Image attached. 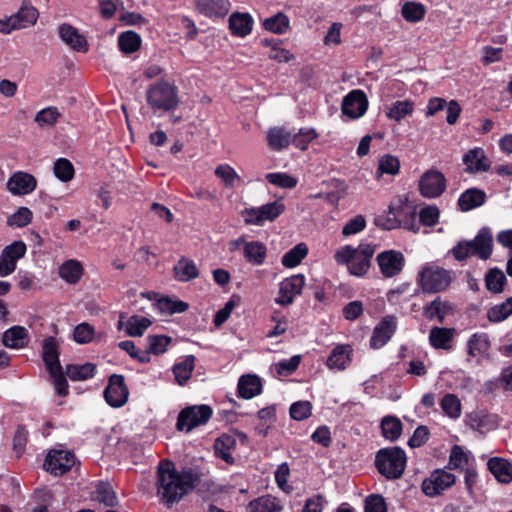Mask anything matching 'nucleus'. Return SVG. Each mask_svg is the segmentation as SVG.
<instances>
[{
	"label": "nucleus",
	"mask_w": 512,
	"mask_h": 512,
	"mask_svg": "<svg viewBox=\"0 0 512 512\" xmlns=\"http://www.w3.org/2000/svg\"><path fill=\"white\" fill-rule=\"evenodd\" d=\"M197 480L191 470L179 472L171 461H162L157 469V496L161 503L171 507L195 488Z\"/></svg>",
	"instance_id": "nucleus-1"
},
{
	"label": "nucleus",
	"mask_w": 512,
	"mask_h": 512,
	"mask_svg": "<svg viewBox=\"0 0 512 512\" xmlns=\"http://www.w3.org/2000/svg\"><path fill=\"white\" fill-rule=\"evenodd\" d=\"M493 252V235L488 227L481 228L474 239L459 241L450 251L457 261H465L471 256L487 260Z\"/></svg>",
	"instance_id": "nucleus-2"
},
{
	"label": "nucleus",
	"mask_w": 512,
	"mask_h": 512,
	"mask_svg": "<svg viewBox=\"0 0 512 512\" xmlns=\"http://www.w3.org/2000/svg\"><path fill=\"white\" fill-rule=\"evenodd\" d=\"M375 466L387 479H398L406 466V454L400 447L381 449L376 454Z\"/></svg>",
	"instance_id": "nucleus-3"
},
{
	"label": "nucleus",
	"mask_w": 512,
	"mask_h": 512,
	"mask_svg": "<svg viewBox=\"0 0 512 512\" xmlns=\"http://www.w3.org/2000/svg\"><path fill=\"white\" fill-rule=\"evenodd\" d=\"M148 104L155 109L169 111L178 105L176 87L165 81L151 85L146 93Z\"/></svg>",
	"instance_id": "nucleus-4"
},
{
	"label": "nucleus",
	"mask_w": 512,
	"mask_h": 512,
	"mask_svg": "<svg viewBox=\"0 0 512 512\" xmlns=\"http://www.w3.org/2000/svg\"><path fill=\"white\" fill-rule=\"evenodd\" d=\"M419 284L424 292L445 291L452 281L450 271L438 266H426L419 273Z\"/></svg>",
	"instance_id": "nucleus-5"
},
{
	"label": "nucleus",
	"mask_w": 512,
	"mask_h": 512,
	"mask_svg": "<svg viewBox=\"0 0 512 512\" xmlns=\"http://www.w3.org/2000/svg\"><path fill=\"white\" fill-rule=\"evenodd\" d=\"M211 416L212 409L208 405L186 407L179 413L176 427L179 431L190 432L195 427L206 424Z\"/></svg>",
	"instance_id": "nucleus-6"
},
{
	"label": "nucleus",
	"mask_w": 512,
	"mask_h": 512,
	"mask_svg": "<svg viewBox=\"0 0 512 512\" xmlns=\"http://www.w3.org/2000/svg\"><path fill=\"white\" fill-rule=\"evenodd\" d=\"M446 189L444 174L436 169L426 171L420 178L419 191L425 198H437Z\"/></svg>",
	"instance_id": "nucleus-7"
},
{
	"label": "nucleus",
	"mask_w": 512,
	"mask_h": 512,
	"mask_svg": "<svg viewBox=\"0 0 512 512\" xmlns=\"http://www.w3.org/2000/svg\"><path fill=\"white\" fill-rule=\"evenodd\" d=\"M75 464V456L70 451L51 450L44 461L43 467L54 476H61Z\"/></svg>",
	"instance_id": "nucleus-8"
},
{
	"label": "nucleus",
	"mask_w": 512,
	"mask_h": 512,
	"mask_svg": "<svg viewBox=\"0 0 512 512\" xmlns=\"http://www.w3.org/2000/svg\"><path fill=\"white\" fill-rule=\"evenodd\" d=\"M128 388L125 385L124 376L112 374L109 377L108 385L104 390L106 402L115 408L122 407L128 400Z\"/></svg>",
	"instance_id": "nucleus-9"
},
{
	"label": "nucleus",
	"mask_w": 512,
	"mask_h": 512,
	"mask_svg": "<svg viewBox=\"0 0 512 512\" xmlns=\"http://www.w3.org/2000/svg\"><path fill=\"white\" fill-rule=\"evenodd\" d=\"M26 245L23 241H15L6 246L0 255V277L12 274L19 259L24 257Z\"/></svg>",
	"instance_id": "nucleus-10"
},
{
	"label": "nucleus",
	"mask_w": 512,
	"mask_h": 512,
	"mask_svg": "<svg viewBox=\"0 0 512 512\" xmlns=\"http://www.w3.org/2000/svg\"><path fill=\"white\" fill-rule=\"evenodd\" d=\"M376 261L381 273L387 278L400 274L405 264L404 255L396 250H386L379 253Z\"/></svg>",
	"instance_id": "nucleus-11"
},
{
	"label": "nucleus",
	"mask_w": 512,
	"mask_h": 512,
	"mask_svg": "<svg viewBox=\"0 0 512 512\" xmlns=\"http://www.w3.org/2000/svg\"><path fill=\"white\" fill-rule=\"evenodd\" d=\"M368 108L366 94L359 89L349 92L342 101L341 110L344 115L351 119H357L364 115Z\"/></svg>",
	"instance_id": "nucleus-12"
},
{
	"label": "nucleus",
	"mask_w": 512,
	"mask_h": 512,
	"mask_svg": "<svg viewBox=\"0 0 512 512\" xmlns=\"http://www.w3.org/2000/svg\"><path fill=\"white\" fill-rule=\"evenodd\" d=\"M305 284V278L302 274L293 275L284 279L280 283L276 303L282 306L292 304L294 297L302 292Z\"/></svg>",
	"instance_id": "nucleus-13"
},
{
	"label": "nucleus",
	"mask_w": 512,
	"mask_h": 512,
	"mask_svg": "<svg viewBox=\"0 0 512 512\" xmlns=\"http://www.w3.org/2000/svg\"><path fill=\"white\" fill-rule=\"evenodd\" d=\"M455 479V476L449 472L436 470L431 474L430 478L423 481L422 490L425 495L434 497L452 486L455 483Z\"/></svg>",
	"instance_id": "nucleus-14"
},
{
	"label": "nucleus",
	"mask_w": 512,
	"mask_h": 512,
	"mask_svg": "<svg viewBox=\"0 0 512 512\" xmlns=\"http://www.w3.org/2000/svg\"><path fill=\"white\" fill-rule=\"evenodd\" d=\"M36 187V178L32 174L24 171L13 173L6 183L7 190L15 196L30 194Z\"/></svg>",
	"instance_id": "nucleus-15"
},
{
	"label": "nucleus",
	"mask_w": 512,
	"mask_h": 512,
	"mask_svg": "<svg viewBox=\"0 0 512 512\" xmlns=\"http://www.w3.org/2000/svg\"><path fill=\"white\" fill-rule=\"evenodd\" d=\"M376 245L360 244L357 248L351 264L348 266L352 275L363 276L371 265V258L375 253Z\"/></svg>",
	"instance_id": "nucleus-16"
},
{
	"label": "nucleus",
	"mask_w": 512,
	"mask_h": 512,
	"mask_svg": "<svg viewBox=\"0 0 512 512\" xmlns=\"http://www.w3.org/2000/svg\"><path fill=\"white\" fill-rule=\"evenodd\" d=\"M284 209V204L279 201H274L262 205L258 209L247 210L249 218L246 219V222L249 224L261 225L266 220L273 221L283 213Z\"/></svg>",
	"instance_id": "nucleus-17"
},
{
	"label": "nucleus",
	"mask_w": 512,
	"mask_h": 512,
	"mask_svg": "<svg viewBox=\"0 0 512 512\" xmlns=\"http://www.w3.org/2000/svg\"><path fill=\"white\" fill-rule=\"evenodd\" d=\"M396 330V321L393 316L385 317L374 329L370 340L371 347L384 346Z\"/></svg>",
	"instance_id": "nucleus-18"
},
{
	"label": "nucleus",
	"mask_w": 512,
	"mask_h": 512,
	"mask_svg": "<svg viewBox=\"0 0 512 512\" xmlns=\"http://www.w3.org/2000/svg\"><path fill=\"white\" fill-rule=\"evenodd\" d=\"M199 13L207 17H225L231 7L229 0H194Z\"/></svg>",
	"instance_id": "nucleus-19"
},
{
	"label": "nucleus",
	"mask_w": 512,
	"mask_h": 512,
	"mask_svg": "<svg viewBox=\"0 0 512 512\" xmlns=\"http://www.w3.org/2000/svg\"><path fill=\"white\" fill-rule=\"evenodd\" d=\"M60 38L72 49L78 52H86L88 43L85 37L79 34L78 30L70 24L64 23L59 27Z\"/></svg>",
	"instance_id": "nucleus-20"
},
{
	"label": "nucleus",
	"mask_w": 512,
	"mask_h": 512,
	"mask_svg": "<svg viewBox=\"0 0 512 512\" xmlns=\"http://www.w3.org/2000/svg\"><path fill=\"white\" fill-rule=\"evenodd\" d=\"M463 162L467 166L466 171L469 173L485 172L490 167V162L482 148L469 150L464 155Z\"/></svg>",
	"instance_id": "nucleus-21"
},
{
	"label": "nucleus",
	"mask_w": 512,
	"mask_h": 512,
	"mask_svg": "<svg viewBox=\"0 0 512 512\" xmlns=\"http://www.w3.org/2000/svg\"><path fill=\"white\" fill-rule=\"evenodd\" d=\"M452 310L453 307L450 302L438 296L432 302L424 306L423 315L429 320L437 319L439 323H443L445 317L449 315Z\"/></svg>",
	"instance_id": "nucleus-22"
},
{
	"label": "nucleus",
	"mask_w": 512,
	"mask_h": 512,
	"mask_svg": "<svg viewBox=\"0 0 512 512\" xmlns=\"http://www.w3.org/2000/svg\"><path fill=\"white\" fill-rule=\"evenodd\" d=\"M238 394L244 399H251L262 392L260 378L254 374L243 375L237 385Z\"/></svg>",
	"instance_id": "nucleus-23"
},
{
	"label": "nucleus",
	"mask_w": 512,
	"mask_h": 512,
	"mask_svg": "<svg viewBox=\"0 0 512 512\" xmlns=\"http://www.w3.org/2000/svg\"><path fill=\"white\" fill-rule=\"evenodd\" d=\"M43 360L49 373L61 369L57 341L54 337H48L43 342Z\"/></svg>",
	"instance_id": "nucleus-24"
},
{
	"label": "nucleus",
	"mask_w": 512,
	"mask_h": 512,
	"mask_svg": "<svg viewBox=\"0 0 512 512\" xmlns=\"http://www.w3.org/2000/svg\"><path fill=\"white\" fill-rule=\"evenodd\" d=\"M39 13L36 8L25 2L22 4L20 9L13 15H11L14 27L17 30L24 29L34 25L38 19Z\"/></svg>",
	"instance_id": "nucleus-25"
},
{
	"label": "nucleus",
	"mask_w": 512,
	"mask_h": 512,
	"mask_svg": "<svg viewBox=\"0 0 512 512\" xmlns=\"http://www.w3.org/2000/svg\"><path fill=\"white\" fill-rule=\"evenodd\" d=\"M489 471L504 484L512 481V464L503 458L493 457L487 463Z\"/></svg>",
	"instance_id": "nucleus-26"
},
{
	"label": "nucleus",
	"mask_w": 512,
	"mask_h": 512,
	"mask_svg": "<svg viewBox=\"0 0 512 512\" xmlns=\"http://www.w3.org/2000/svg\"><path fill=\"white\" fill-rule=\"evenodd\" d=\"M485 200L486 194L483 190L470 188L460 195L458 199V206L462 211H469L483 205Z\"/></svg>",
	"instance_id": "nucleus-27"
},
{
	"label": "nucleus",
	"mask_w": 512,
	"mask_h": 512,
	"mask_svg": "<svg viewBox=\"0 0 512 512\" xmlns=\"http://www.w3.org/2000/svg\"><path fill=\"white\" fill-rule=\"evenodd\" d=\"M253 26L252 17L248 13H233L229 18V28L233 35L244 37L248 35Z\"/></svg>",
	"instance_id": "nucleus-28"
},
{
	"label": "nucleus",
	"mask_w": 512,
	"mask_h": 512,
	"mask_svg": "<svg viewBox=\"0 0 512 512\" xmlns=\"http://www.w3.org/2000/svg\"><path fill=\"white\" fill-rule=\"evenodd\" d=\"M350 352L349 346H336L327 359L326 364L328 368L331 370H344L351 361Z\"/></svg>",
	"instance_id": "nucleus-29"
},
{
	"label": "nucleus",
	"mask_w": 512,
	"mask_h": 512,
	"mask_svg": "<svg viewBox=\"0 0 512 512\" xmlns=\"http://www.w3.org/2000/svg\"><path fill=\"white\" fill-rule=\"evenodd\" d=\"M236 446V440L233 436L223 434L215 440L214 451L215 455L228 464L234 463V458L230 451Z\"/></svg>",
	"instance_id": "nucleus-30"
},
{
	"label": "nucleus",
	"mask_w": 512,
	"mask_h": 512,
	"mask_svg": "<svg viewBox=\"0 0 512 512\" xmlns=\"http://www.w3.org/2000/svg\"><path fill=\"white\" fill-rule=\"evenodd\" d=\"M243 253L247 262L259 266L265 261L267 248L262 242L251 241L245 243Z\"/></svg>",
	"instance_id": "nucleus-31"
},
{
	"label": "nucleus",
	"mask_w": 512,
	"mask_h": 512,
	"mask_svg": "<svg viewBox=\"0 0 512 512\" xmlns=\"http://www.w3.org/2000/svg\"><path fill=\"white\" fill-rule=\"evenodd\" d=\"M195 368V356L188 355L184 360L173 366V374L176 382L183 386L191 378Z\"/></svg>",
	"instance_id": "nucleus-32"
},
{
	"label": "nucleus",
	"mask_w": 512,
	"mask_h": 512,
	"mask_svg": "<svg viewBox=\"0 0 512 512\" xmlns=\"http://www.w3.org/2000/svg\"><path fill=\"white\" fill-rule=\"evenodd\" d=\"M454 332L453 328L433 327L429 333L431 345L437 349H449Z\"/></svg>",
	"instance_id": "nucleus-33"
},
{
	"label": "nucleus",
	"mask_w": 512,
	"mask_h": 512,
	"mask_svg": "<svg viewBox=\"0 0 512 512\" xmlns=\"http://www.w3.org/2000/svg\"><path fill=\"white\" fill-rule=\"evenodd\" d=\"M291 133L281 127H274L268 131V145L272 150H282L291 143Z\"/></svg>",
	"instance_id": "nucleus-34"
},
{
	"label": "nucleus",
	"mask_w": 512,
	"mask_h": 512,
	"mask_svg": "<svg viewBox=\"0 0 512 512\" xmlns=\"http://www.w3.org/2000/svg\"><path fill=\"white\" fill-rule=\"evenodd\" d=\"M83 275V267L77 260H68L59 267V276L69 284H76Z\"/></svg>",
	"instance_id": "nucleus-35"
},
{
	"label": "nucleus",
	"mask_w": 512,
	"mask_h": 512,
	"mask_svg": "<svg viewBox=\"0 0 512 512\" xmlns=\"http://www.w3.org/2000/svg\"><path fill=\"white\" fill-rule=\"evenodd\" d=\"M176 278L182 282H188L199 275L198 268L194 261L182 257L174 266Z\"/></svg>",
	"instance_id": "nucleus-36"
},
{
	"label": "nucleus",
	"mask_w": 512,
	"mask_h": 512,
	"mask_svg": "<svg viewBox=\"0 0 512 512\" xmlns=\"http://www.w3.org/2000/svg\"><path fill=\"white\" fill-rule=\"evenodd\" d=\"M27 338V330L22 326H13L3 334V344L9 348H21Z\"/></svg>",
	"instance_id": "nucleus-37"
},
{
	"label": "nucleus",
	"mask_w": 512,
	"mask_h": 512,
	"mask_svg": "<svg viewBox=\"0 0 512 512\" xmlns=\"http://www.w3.org/2000/svg\"><path fill=\"white\" fill-rule=\"evenodd\" d=\"M96 366L92 363L82 365L70 364L66 366V375L72 381H83L92 378L95 374Z\"/></svg>",
	"instance_id": "nucleus-38"
},
{
	"label": "nucleus",
	"mask_w": 512,
	"mask_h": 512,
	"mask_svg": "<svg viewBox=\"0 0 512 512\" xmlns=\"http://www.w3.org/2000/svg\"><path fill=\"white\" fill-rule=\"evenodd\" d=\"M307 254L308 247L306 244L299 243L283 255L281 263L287 268L296 267L307 256Z\"/></svg>",
	"instance_id": "nucleus-39"
},
{
	"label": "nucleus",
	"mask_w": 512,
	"mask_h": 512,
	"mask_svg": "<svg viewBox=\"0 0 512 512\" xmlns=\"http://www.w3.org/2000/svg\"><path fill=\"white\" fill-rule=\"evenodd\" d=\"M512 315V297H508L504 302L492 306L487 311V318L492 323H499Z\"/></svg>",
	"instance_id": "nucleus-40"
},
{
	"label": "nucleus",
	"mask_w": 512,
	"mask_h": 512,
	"mask_svg": "<svg viewBox=\"0 0 512 512\" xmlns=\"http://www.w3.org/2000/svg\"><path fill=\"white\" fill-rule=\"evenodd\" d=\"M151 324L149 318L133 315L126 321V334L130 337H141Z\"/></svg>",
	"instance_id": "nucleus-41"
},
{
	"label": "nucleus",
	"mask_w": 512,
	"mask_h": 512,
	"mask_svg": "<svg viewBox=\"0 0 512 512\" xmlns=\"http://www.w3.org/2000/svg\"><path fill=\"white\" fill-rule=\"evenodd\" d=\"M118 46L123 53H134L141 46V38L134 31L123 32L118 37Z\"/></svg>",
	"instance_id": "nucleus-42"
},
{
	"label": "nucleus",
	"mask_w": 512,
	"mask_h": 512,
	"mask_svg": "<svg viewBox=\"0 0 512 512\" xmlns=\"http://www.w3.org/2000/svg\"><path fill=\"white\" fill-rule=\"evenodd\" d=\"M381 429L383 436L390 440H397L402 432L401 421L394 416H386L381 421Z\"/></svg>",
	"instance_id": "nucleus-43"
},
{
	"label": "nucleus",
	"mask_w": 512,
	"mask_h": 512,
	"mask_svg": "<svg viewBox=\"0 0 512 512\" xmlns=\"http://www.w3.org/2000/svg\"><path fill=\"white\" fill-rule=\"evenodd\" d=\"M413 110L414 103L411 100H399L392 103L386 115L389 119L399 122L406 116L411 115Z\"/></svg>",
	"instance_id": "nucleus-44"
},
{
	"label": "nucleus",
	"mask_w": 512,
	"mask_h": 512,
	"mask_svg": "<svg viewBox=\"0 0 512 512\" xmlns=\"http://www.w3.org/2000/svg\"><path fill=\"white\" fill-rule=\"evenodd\" d=\"M506 277L498 268H492L485 277L486 288L493 293H501L506 285Z\"/></svg>",
	"instance_id": "nucleus-45"
},
{
	"label": "nucleus",
	"mask_w": 512,
	"mask_h": 512,
	"mask_svg": "<svg viewBox=\"0 0 512 512\" xmlns=\"http://www.w3.org/2000/svg\"><path fill=\"white\" fill-rule=\"evenodd\" d=\"M466 424L471 429L479 431L483 428H492L494 426V422L492 421V417L483 411H474L467 415Z\"/></svg>",
	"instance_id": "nucleus-46"
},
{
	"label": "nucleus",
	"mask_w": 512,
	"mask_h": 512,
	"mask_svg": "<svg viewBox=\"0 0 512 512\" xmlns=\"http://www.w3.org/2000/svg\"><path fill=\"white\" fill-rule=\"evenodd\" d=\"M263 26L267 31L281 35L289 28V19L283 13H277L276 15L265 19Z\"/></svg>",
	"instance_id": "nucleus-47"
},
{
	"label": "nucleus",
	"mask_w": 512,
	"mask_h": 512,
	"mask_svg": "<svg viewBox=\"0 0 512 512\" xmlns=\"http://www.w3.org/2000/svg\"><path fill=\"white\" fill-rule=\"evenodd\" d=\"M156 305L160 312L168 315L183 313L189 308L188 303L181 300H172L167 297L159 299Z\"/></svg>",
	"instance_id": "nucleus-48"
},
{
	"label": "nucleus",
	"mask_w": 512,
	"mask_h": 512,
	"mask_svg": "<svg viewBox=\"0 0 512 512\" xmlns=\"http://www.w3.org/2000/svg\"><path fill=\"white\" fill-rule=\"evenodd\" d=\"M215 175L221 179L225 187L233 188L237 182H240V176L228 164H220L215 169Z\"/></svg>",
	"instance_id": "nucleus-49"
},
{
	"label": "nucleus",
	"mask_w": 512,
	"mask_h": 512,
	"mask_svg": "<svg viewBox=\"0 0 512 512\" xmlns=\"http://www.w3.org/2000/svg\"><path fill=\"white\" fill-rule=\"evenodd\" d=\"M490 347V341L486 334H473L468 341V354L473 357L476 354L486 352Z\"/></svg>",
	"instance_id": "nucleus-50"
},
{
	"label": "nucleus",
	"mask_w": 512,
	"mask_h": 512,
	"mask_svg": "<svg viewBox=\"0 0 512 512\" xmlns=\"http://www.w3.org/2000/svg\"><path fill=\"white\" fill-rule=\"evenodd\" d=\"M403 18L408 22H418L425 15V7L416 2H406L401 9Z\"/></svg>",
	"instance_id": "nucleus-51"
},
{
	"label": "nucleus",
	"mask_w": 512,
	"mask_h": 512,
	"mask_svg": "<svg viewBox=\"0 0 512 512\" xmlns=\"http://www.w3.org/2000/svg\"><path fill=\"white\" fill-rule=\"evenodd\" d=\"M172 339L169 336L165 335H150L146 338L147 345L146 347L149 349L154 355L163 354L167 350V346L171 343Z\"/></svg>",
	"instance_id": "nucleus-52"
},
{
	"label": "nucleus",
	"mask_w": 512,
	"mask_h": 512,
	"mask_svg": "<svg viewBox=\"0 0 512 512\" xmlns=\"http://www.w3.org/2000/svg\"><path fill=\"white\" fill-rule=\"evenodd\" d=\"M61 113L57 107H47L39 111L35 116V122L40 126H53L60 118Z\"/></svg>",
	"instance_id": "nucleus-53"
},
{
	"label": "nucleus",
	"mask_w": 512,
	"mask_h": 512,
	"mask_svg": "<svg viewBox=\"0 0 512 512\" xmlns=\"http://www.w3.org/2000/svg\"><path fill=\"white\" fill-rule=\"evenodd\" d=\"M54 174L62 182L70 181L74 176V167L66 158H60L54 163Z\"/></svg>",
	"instance_id": "nucleus-54"
},
{
	"label": "nucleus",
	"mask_w": 512,
	"mask_h": 512,
	"mask_svg": "<svg viewBox=\"0 0 512 512\" xmlns=\"http://www.w3.org/2000/svg\"><path fill=\"white\" fill-rule=\"evenodd\" d=\"M252 512H279L281 507L271 497H260L249 503Z\"/></svg>",
	"instance_id": "nucleus-55"
},
{
	"label": "nucleus",
	"mask_w": 512,
	"mask_h": 512,
	"mask_svg": "<svg viewBox=\"0 0 512 512\" xmlns=\"http://www.w3.org/2000/svg\"><path fill=\"white\" fill-rule=\"evenodd\" d=\"M267 181L280 188L292 189L297 185V179L287 173L277 172L268 173L266 175Z\"/></svg>",
	"instance_id": "nucleus-56"
},
{
	"label": "nucleus",
	"mask_w": 512,
	"mask_h": 512,
	"mask_svg": "<svg viewBox=\"0 0 512 512\" xmlns=\"http://www.w3.org/2000/svg\"><path fill=\"white\" fill-rule=\"evenodd\" d=\"M317 137V133L313 128H301L298 133L291 136V143L301 149L305 150L308 144Z\"/></svg>",
	"instance_id": "nucleus-57"
},
{
	"label": "nucleus",
	"mask_w": 512,
	"mask_h": 512,
	"mask_svg": "<svg viewBox=\"0 0 512 512\" xmlns=\"http://www.w3.org/2000/svg\"><path fill=\"white\" fill-rule=\"evenodd\" d=\"M400 169V161L396 156L386 154L379 159L378 172L380 174L396 175Z\"/></svg>",
	"instance_id": "nucleus-58"
},
{
	"label": "nucleus",
	"mask_w": 512,
	"mask_h": 512,
	"mask_svg": "<svg viewBox=\"0 0 512 512\" xmlns=\"http://www.w3.org/2000/svg\"><path fill=\"white\" fill-rule=\"evenodd\" d=\"M442 410L451 418H458L461 412V403L454 394H446L441 400Z\"/></svg>",
	"instance_id": "nucleus-59"
},
{
	"label": "nucleus",
	"mask_w": 512,
	"mask_h": 512,
	"mask_svg": "<svg viewBox=\"0 0 512 512\" xmlns=\"http://www.w3.org/2000/svg\"><path fill=\"white\" fill-rule=\"evenodd\" d=\"M32 211L27 207H20L14 214H12L7 224L14 227H24L32 221Z\"/></svg>",
	"instance_id": "nucleus-60"
},
{
	"label": "nucleus",
	"mask_w": 512,
	"mask_h": 512,
	"mask_svg": "<svg viewBox=\"0 0 512 512\" xmlns=\"http://www.w3.org/2000/svg\"><path fill=\"white\" fill-rule=\"evenodd\" d=\"M312 404L309 401H298L291 405L290 416L297 421L307 419L311 416Z\"/></svg>",
	"instance_id": "nucleus-61"
},
{
	"label": "nucleus",
	"mask_w": 512,
	"mask_h": 512,
	"mask_svg": "<svg viewBox=\"0 0 512 512\" xmlns=\"http://www.w3.org/2000/svg\"><path fill=\"white\" fill-rule=\"evenodd\" d=\"M96 494V499L107 507H114L118 504L115 492L108 486H99Z\"/></svg>",
	"instance_id": "nucleus-62"
},
{
	"label": "nucleus",
	"mask_w": 512,
	"mask_h": 512,
	"mask_svg": "<svg viewBox=\"0 0 512 512\" xmlns=\"http://www.w3.org/2000/svg\"><path fill=\"white\" fill-rule=\"evenodd\" d=\"M94 328L88 323H81L74 329V340L77 343L85 344L92 340Z\"/></svg>",
	"instance_id": "nucleus-63"
},
{
	"label": "nucleus",
	"mask_w": 512,
	"mask_h": 512,
	"mask_svg": "<svg viewBox=\"0 0 512 512\" xmlns=\"http://www.w3.org/2000/svg\"><path fill=\"white\" fill-rule=\"evenodd\" d=\"M365 512H387L384 498L378 494L368 496L365 500Z\"/></svg>",
	"instance_id": "nucleus-64"
}]
</instances>
